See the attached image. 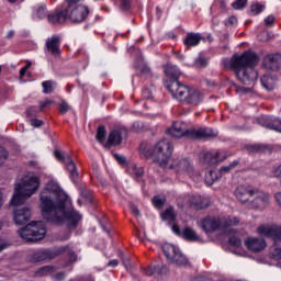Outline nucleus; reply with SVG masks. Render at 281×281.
I'll return each instance as SVG.
<instances>
[{
    "label": "nucleus",
    "mask_w": 281,
    "mask_h": 281,
    "mask_svg": "<svg viewBox=\"0 0 281 281\" xmlns=\"http://www.w3.org/2000/svg\"><path fill=\"white\" fill-rule=\"evenodd\" d=\"M162 252L169 262H172L178 267H186V265H188V258H186V256L181 254V250L172 244H164Z\"/></svg>",
    "instance_id": "obj_12"
},
{
    "label": "nucleus",
    "mask_w": 281,
    "mask_h": 281,
    "mask_svg": "<svg viewBox=\"0 0 281 281\" xmlns=\"http://www.w3.org/2000/svg\"><path fill=\"white\" fill-rule=\"evenodd\" d=\"M274 243L281 244V226L277 228V232L274 233Z\"/></svg>",
    "instance_id": "obj_54"
},
{
    "label": "nucleus",
    "mask_w": 281,
    "mask_h": 281,
    "mask_svg": "<svg viewBox=\"0 0 281 281\" xmlns=\"http://www.w3.org/2000/svg\"><path fill=\"white\" fill-rule=\"evenodd\" d=\"M190 205H193L196 210H204V207H209L210 198L201 196L199 194H194L189 199Z\"/></svg>",
    "instance_id": "obj_24"
},
{
    "label": "nucleus",
    "mask_w": 281,
    "mask_h": 281,
    "mask_svg": "<svg viewBox=\"0 0 281 281\" xmlns=\"http://www.w3.org/2000/svg\"><path fill=\"white\" fill-rule=\"evenodd\" d=\"M259 41H269V38H267V32H261L258 35Z\"/></svg>",
    "instance_id": "obj_60"
},
{
    "label": "nucleus",
    "mask_w": 281,
    "mask_h": 281,
    "mask_svg": "<svg viewBox=\"0 0 281 281\" xmlns=\"http://www.w3.org/2000/svg\"><path fill=\"white\" fill-rule=\"evenodd\" d=\"M169 93L172 98L179 100L180 102H187L192 106H199L203 102V94L196 88H190L179 80L172 81L170 85H167Z\"/></svg>",
    "instance_id": "obj_5"
},
{
    "label": "nucleus",
    "mask_w": 281,
    "mask_h": 281,
    "mask_svg": "<svg viewBox=\"0 0 281 281\" xmlns=\"http://www.w3.org/2000/svg\"><path fill=\"white\" fill-rule=\"evenodd\" d=\"M270 254L274 260H281V244L274 241L270 248Z\"/></svg>",
    "instance_id": "obj_35"
},
{
    "label": "nucleus",
    "mask_w": 281,
    "mask_h": 281,
    "mask_svg": "<svg viewBox=\"0 0 281 281\" xmlns=\"http://www.w3.org/2000/svg\"><path fill=\"white\" fill-rule=\"evenodd\" d=\"M207 65V60L203 57H199L196 60H195V66L196 67H205Z\"/></svg>",
    "instance_id": "obj_53"
},
{
    "label": "nucleus",
    "mask_w": 281,
    "mask_h": 281,
    "mask_svg": "<svg viewBox=\"0 0 281 281\" xmlns=\"http://www.w3.org/2000/svg\"><path fill=\"white\" fill-rule=\"evenodd\" d=\"M89 7L79 4L71 11L72 23H85L87 16H89Z\"/></svg>",
    "instance_id": "obj_17"
},
{
    "label": "nucleus",
    "mask_w": 281,
    "mask_h": 281,
    "mask_svg": "<svg viewBox=\"0 0 281 281\" xmlns=\"http://www.w3.org/2000/svg\"><path fill=\"white\" fill-rule=\"evenodd\" d=\"M54 157H55V159L59 160L60 164H65L69 168V166L71 164V156H69V154H67L63 150L56 149L54 151Z\"/></svg>",
    "instance_id": "obj_31"
},
{
    "label": "nucleus",
    "mask_w": 281,
    "mask_h": 281,
    "mask_svg": "<svg viewBox=\"0 0 281 281\" xmlns=\"http://www.w3.org/2000/svg\"><path fill=\"white\" fill-rule=\"evenodd\" d=\"M8 159V150L3 146H0V166Z\"/></svg>",
    "instance_id": "obj_47"
},
{
    "label": "nucleus",
    "mask_w": 281,
    "mask_h": 281,
    "mask_svg": "<svg viewBox=\"0 0 281 281\" xmlns=\"http://www.w3.org/2000/svg\"><path fill=\"white\" fill-rule=\"evenodd\" d=\"M261 85L267 91H273L276 88V77L271 75H263L261 77Z\"/></svg>",
    "instance_id": "obj_29"
},
{
    "label": "nucleus",
    "mask_w": 281,
    "mask_h": 281,
    "mask_svg": "<svg viewBox=\"0 0 281 281\" xmlns=\"http://www.w3.org/2000/svg\"><path fill=\"white\" fill-rule=\"evenodd\" d=\"M20 238L26 240V243H36V240H43L45 234H47V226L43 222H31L25 227L18 229Z\"/></svg>",
    "instance_id": "obj_8"
},
{
    "label": "nucleus",
    "mask_w": 281,
    "mask_h": 281,
    "mask_svg": "<svg viewBox=\"0 0 281 281\" xmlns=\"http://www.w3.org/2000/svg\"><path fill=\"white\" fill-rule=\"evenodd\" d=\"M165 74L166 76H169V78H173V80L166 83V87L168 88V85H172L175 80H178L179 76H181V70L175 65H167L165 66Z\"/></svg>",
    "instance_id": "obj_26"
},
{
    "label": "nucleus",
    "mask_w": 281,
    "mask_h": 281,
    "mask_svg": "<svg viewBox=\"0 0 281 281\" xmlns=\"http://www.w3.org/2000/svg\"><path fill=\"white\" fill-rule=\"evenodd\" d=\"M151 203L154 206L157 207V210H161V207H164V205L166 204V199L156 195L153 198Z\"/></svg>",
    "instance_id": "obj_40"
},
{
    "label": "nucleus",
    "mask_w": 281,
    "mask_h": 281,
    "mask_svg": "<svg viewBox=\"0 0 281 281\" xmlns=\"http://www.w3.org/2000/svg\"><path fill=\"white\" fill-rule=\"evenodd\" d=\"M56 252L54 250L49 249H41V250H35L32 254L31 260L33 262H43V260H52L53 258H56Z\"/></svg>",
    "instance_id": "obj_20"
},
{
    "label": "nucleus",
    "mask_w": 281,
    "mask_h": 281,
    "mask_svg": "<svg viewBox=\"0 0 281 281\" xmlns=\"http://www.w3.org/2000/svg\"><path fill=\"white\" fill-rule=\"evenodd\" d=\"M203 164H218V161H225L227 156L221 150L206 151L202 154Z\"/></svg>",
    "instance_id": "obj_18"
},
{
    "label": "nucleus",
    "mask_w": 281,
    "mask_h": 281,
    "mask_svg": "<svg viewBox=\"0 0 281 281\" xmlns=\"http://www.w3.org/2000/svg\"><path fill=\"white\" fill-rule=\"evenodd\" d=\"M132 212L134 216H139V210L137 207L133 206Z\"/></svg>",
    "instance_id": "obj_62"
},
{
    "label": "nucleus",
    "mask_w": 281,
    "mask_h": 281,
    "mask_svg": "<svg viewBox=\"0 0 281 281\" xmlns=\"http://www.w3.org/2000/svg\"><path fill=\"white\" fill-rule=\"evenodd\" d=\"M273 23H276V16L273 15H268L266 19H265V25L267 27H273Z\"/></svg>",
    "instance_id": "obj_50"
},
{
    "label": "nucleus",
    "mask_w": 281,
    "mask_h": 281,
    "mask_svg": "<svg viewBox=\"0 0 281 281\" xmlns=\"http://www.w3.org/2000/svg\"><path fill=\"white\" fill-rule=\"evenodd\" d=\"M117 265H119L117 259H113V260L109 261L108 267H117Z\"/></svg>",
    "instance_id": "obj_61"
},
{
    "label": "nucleus",
    "mask_w": 281,
    "mask_h": 281,
    "mask_svg": "<svg viewBox=\"0 0 281 281\" xmlns=\"http://www.w3.org/2000/svg\"><path fill=\"white\" fill-rule=\"evenodd\" d=\"M71 16V0H65L59 4L53 13L47 14V4L41 3L33 7L32 19L33 21L48 20L53 25H63Z\"/></svg>",
    "instance_id": "obj_3"
},
{
    "label": "nucleus",
    "mask_w": 281,
    "mask_h": 281,
    "mask_svg": "<svg viewBox=\"0 0 281 281\" xmlns=\"http://www.w3.org/2000/svg\"><path fill=\"white\" fill-rule=\"evenodd\" d=\"M54 104V101L49 99H45L44 101L40 102V111H45V109H49Z\"/></svg>",
    "instance_id": "obj_43"
},
{
    "label": "nucleus",
    "mask_w": 281,
    "mask_h": 281,
    "mask_svg": "<svg viewBox=\"0 0 281 281\" xmlns=\"http://www.w3.org/2000/svg\"><path fill=\"white\" fill-rule=\"evenodd\" d=\"M256 65H258V55L251 50L224 60V67L234 69L238 80L246 87H251L258 80V71L254 68Z\"/></svg>",
    "instance_id": "obj_2"
},
{
    "label": "nucleus",
    "mask_w": 281,
    "mask_h": 281,
    "mask_svg": "<svg viewBox=\"0 0 281 281\" xmlns=\"http://www.w3.org/2000/svg\"><path fill=\"white\" fill-rule=\"evenodd\" d=\"M78 260V256L76 254H71V262H76Z\"/></svg>",
    "instance_id": "obj_63"
},
{
    "label": "nucleus",
    "mask_w": 281,
    "mask_h": 281,
    "mask_svg": "<svg viewBox=\"0 0 281 281\" xmlns=\"http://www.w3.org/2000/svg\"><path fill=\"white\" fill-rule=\"evenodd\" d=\"M69 195L55 182H48L40 193L42 215L49 223H71V210L67 207Z\"/></svg>",
    "instance_id": "obj_1"
},
{
    "label": "nucleus",
    "mask_w": 281,
    "mask_h": 281,
    "mask_svg": "<svg viewBox=\"0 0 281 281\" xmlns=\"http://www.w3.org/2000/svg\"><path fill=\"white\" fill-rule=\"evenodd\" d=\"M68 111H69V105H67L65 101L59 103V112L61 113V115H65V113H67Z\"/></svg>",
    "instance_id": "obj_51"
},
{
    "label": "nucleus",
    "mask_w": 281,
    "mask_h": 281,
    "mask_svg": "<svg viewBox=\"0 0 281 281\" xmlns=\"http://www.w3.org/2000/svg\"><path fill=\"white\" fill-rule=\"evenodd\" d=\"M155 271H157V268L148 266L147 268H145L144 273L145 276H155Z\"/></svg>",
    "instance_id": "obj_52"
},
{
    "label": "nucleus",
    "mask_w": 281,
    "mask_h": 281,
    "mask_svg": "<svg viewBox=\"0 0 281 281\" xmlns=\"http://www.w3.org/2000/svg\"><path fill=\"white\" fill-rule=\"evenodd\" d=\"M201 35L199 33H188L186 40H184V45L188 47H196L199 43H201Z\"/></svg>",
    "instance_id": "obj_28"
},
{
    "label": "nucleus",
    "mask_w": 281,
    "mask_h": 281,
    "mask_svg": "<svg viewBox=\"0 0 281 281\" xmlns=\"http://www.w3.org/2000/svg\"><path fill=\"white\" fill-rule=\"evenodd\" d=\"M29 123L31 124V126H33L34 128H41V126H43V121L34 117V119H30Z\"/></svg>",
    "instance_id": "obj_48"
},
{
    "label": "nucleus",
    "mask_w": 281,
    "mask_h": 281,
    "mask_svg": "<svg viewBox=\"0 0 281 281\" xmlns=\"http://www.w3.org/2000/svg\"><path fill=\"white\" fill-rule=\"evenodd\" d=\"M221 179V172L217 170H211L205 175V183L206 186H214L215 181Z\"/></svg>",
    "instance_id": "obj_32"
},
{
    "label": "nucleus",
    "mask_w": 281,
    "mask_h": 281,
    "mask_svg": "<svg viewBox=\"0 0 281 281\" xmlns=\"http://www.w3.org/2000/svg\"><path fill=\"white\" fill-rule=\"evenodd\" d=\"M263 67H266V69H271L272 71L278 70V68L281 67V55L274 54L266 56L263 59Z\"/></svg>",
    "instance_id": "obj_22"
},
{
    "label": "nucleus",
    "mask_w": 281,
    "mask_h": 281,
    "mask_svg": "<svg viewBox=\"0 0 281 281\" xmlns=\"http://www.w3.org/2000/svg\"><path fill=\"white\" fill-rule=\"evenodd\" d=\"M124 267H131V259L128 257L122 258Z\"/></svg>",
    "instance_id": "obj_58"
},
{
    "label": "nucleus",
    "mask_w": 281,
    "mask_h": 281,
    "mask_svg": "<svg viewBox=\"0 0 281 281\" xmlns=\"http://www.w3.org/2000/svg\"><path fill=\"white\" fill-rule=\"evenodd\" d=\"M154 157L160 168L168 169V161L172 157V144H170V140L162 139L158 142L154 148Z\"/></svg>",
    "instance_id": "obj_10"
},
{
    "label": "nucleus",
    "mask_w": 281,
    "mask_h": 281,
    "mask_svg": "<svg viewBox=\"0 0 281 281\" xmlns=\"http://www.w3.org/2000/svg\"><path fill=\"white\" fill-rule=\"evenodd\" d=\"M54 271V268L50 266H45L35 271L36 278H43V276H49Z\"/></svg>",
    "instance_id": "obj_38"
},
{
    "label": "nucleus",
    "mask_w": 281,
    "mask_h": 281,
    "mask_svg": "<svg viewBox=\"0 0 281 281\" xmlns=\"http://www.w3.org/2000/svg\"><path fill=\"white\" fill-rule=\"evenodd\" d=\"M245 245L252 254H258L267 249V240L260 237H248L245 240Z\"/></svg>",
    "instance_id": "obj_16"
},
{
    "label": "nucleus",
    "mask_w": 281,
    "mask_h": 281,
    "mask_svg": "<svg viewBox=\"0 0 281 281\" xmlns=\"http://www.w3.org/2000/svg\"><path fill=\"white\" fill-rule=\"evenodd\" d=\"M43 87V93H54V90L56 89V82L53 80H47L42 82Z\"/></svg>",
    "instance_id": "obj_37"
},
{
    "label": "nucleus",
    "mask_w": 281,
    "mask_h": 281,
    "mask_svg": "<svg viewBox=\"0 0 281 281\" xmlns=\"http://www.w3.org/2000/svg\"><path fill=\"white\" fill-rule=\"evenodd\" d=\"M265 4L260 3V2H252L250 4V14L251 16H258V14L265 12Z\"/></svg>",
    "instance_id": "obj_34"
},
{
    "label": "nucleus",
    "mask_w": 281,
    "mask_h": 281,
    "mask_svg": "<svg viewBox=\"0 0 281 281\" xmlns=\"http://www.w3.org/2000/svg\"><path fill=\"white\" fill-rule=\"evenodd\" d=\"M269 203H271V195L257 188L256 192L254 193V199L250 202L251 210L262 212L267 210Z\"/></svg>",
    "instance_id": "obj_13"
},
{
    "label": "nucleus",
    "mask_w": 281,
    "mask_h": 281,
    "mask_svg": "<svg viewBox=\"0 0 281 281\" xmlns=\"http://www.w3.org/2000/svg\"><path fill=\"white\" fill-rule=\"evenodd\" d=\"M72 169H71V179L75 186H77L81 199L78 200V205H82V201L85 203H91L93 201V191L87 189V184L82 183L80 181V173H78V170L76 169V165L72 162Z\"/></svg>",
    "instance_id": "obj_11"
},
{
    "label": "nucleus",
    "mask_w": 281,
    "mask_h": 281,
    "mask_svg": "<svg viewBox=\"0 0 281 281\" xmlns=\"http://www.w3.org/2000/svg\"><path fill=\"white\" fill-rule=\"evenodd\" d=\"M236 23H238V19H236V16L228 18V21H227L228 25H236Z\"/></svg>",
    "instance_id": "obj_57"
},
{
    "label": "nucleus",
    "mask_w": 281,
    "mask_h": 281,
    "mask_svg": "<svg viewBox=\"0 0 281 281\" xmlns=\"http://www.w3.org/2000/svg\"><path fill=\"white\" fill-rule=\"evenodd\" d=\"M260 124L262 126H266V128H270V131H277V133H281V119L280 117H269V116H263L260 120Z\"/></svg>",
    "instance_id": "obj_23"
},
{
    "label": "nucleus",
    "mask_w": 281,
    "mask_h": 281,
    "mask_svg": "<svg viewBox=\"0 0 281 281\" xmlns=\"http://www.w3.org/2000/svg\"><path fill=\"white\" fill-rule=\"evenodd\" d=\"M114 158L116 161H119V164H121V166H126V158L124 156L115 154Z\"/></svg>",
    "instance_id": "obj_55"
},
{
    "label": "nucleus",
    "mask_w": 281,
    "mask_h": 281,
    "mask_svg": "<svg viewBox=\"0 0 281 281\" xmlns=\"http://www.w3.org/2000/svg\"><path fill=\"white\" fill-rule=\"evenodd\" d=\"M32 67V61H27V64L21 68L20 70V78L21 80H23V78H25V74H27V69H30Z\"/></svg>",
    "instance_id": "obj_49"
},
{
    "label": "nucleus",
    "mask_w": 281,
    "mask_h": 281,
    "mask_svg": "<svg viewBox=\"0 0 281 281\" xmlns=\"http://www.w3.org/2000/svg\"><path fill=\"white\" fill-rule=\"evenodd\" d=\"M80 221H82V214L76 210H71V229H76V227H80Z\"/></svg>",
    "instance_id": "obj_33"
},
{
    "label": "nucleus",
    "mask_w": 281,
    "mask_h": 281,
    "mask_svg": "<svg viewBox=\"0 0 281 281\" xmlns=\"http://www.w3.org/2000/svg\"><path fill=\"white\" fill-rule=\"evenodd\" d=\"M127 172L130 175H133L134 177H142L144 175V168L142 167H137V165L135 164H131L128 167H127Z\"/></svg>",
    "instance_id": "obj_36"
},
{
    "label": "nucleus",
    "mask_w": 281,
    "mask_h": 281,
    "mask_svg": "<svg viewBox=\"0 0 281 281\" xmlns=\"http://www.w3.org/2000/svg\"><path fill=\"white\" fill-rule=\"evenodd\" d=\"M104 137H106V130H104V126H99L97 131V139L100 144L104 142Z\"/></svg>",
    "instance_id": "obj_41"
},
{
    "label": "nucleus",
    "mask_w": 281,
    "mask_h": 281,
    "mask_svg": "<svg viewBox=\"0 0 281 281\" xmlns=\"http://www.w3.org/2000/svg\"><path fill=\"white\" fill-rule=\"evenodd\" d=\"M122 144V131H113L108 138V146H120Z\"/></svg>",
    "instance_id": "obj_30"
},
{
    "label": "nucleus",
    "mask_w": 281,
    "mask_h": 281,
    "mask_svg": "<svg viewBox=\"0 0 281 281\" xmlns=\"http://www.w3.org/2000/svg\"><path fill=\"white\" fill-rule=\"evenodd\" d=\"M240 223V220L236 216L228 217H205L201 222L202 229L206 232V234H212L218 229H225L226 227H236Z\"/></svg>",
    "instance_id": "obj_9"
},
{
    "label": "nucleus",
    "mask_w": 281,
    "mask_h": 281,
    "mask_svg": "<svg viewBox=\"0 0 281 281\" xmlns=\"http://www.w3.org/2000/svg\"><path fill=\"white\" fill-rule=\"evenodd\" d=\"M228 243L232 247H241L243 245V240L236 236L231 237Z\"/></svg>",
    "instance_id": "obj_44"
},
{
    "label": "nucleus",
    "mask_w": 281,
    "mask_h": 281,
    "mask_svg": "<svg viewBox=\"0 0 281 281\" xmlns=\"http://www.w3.org/2000/svg\"><path fill=\"white\" fill-rule=\"evenodd\" d=\"M46 47L50 54L58 56L60 54V38L53 36L46 42Z\"/></svg>",
    "instance_id": "obj_25"
},
{
    "label": "nucleus",
    "mask_w": 281,
    "mask_h": 281,
    "mask_svg": "<svg viewBox=\"0 0 281 281\" xmlns=\"http://www.w3.org/2000/svg\"><path fill=\"white\" fill-rule=\"evenodd\" d=\"M153 91H155V87H153V86L145 88V89H143L142 97L143 98H153Z\"/></svg>",
    "instance_id": "obj_45"
},
{
    "label": "nucleus",
    "mask_w": 281,
    "mask_h": 281,
    "mask_svg": "<svg viewBox=\"0 0 281 281\" xmlns=\"http://www.w3.org/2000/svg\"><path fill=\"white\" fill-rule=\"evenodd\" d=\"M121 5L123 10H128V8H131V0H122Z\"/></svg>",
    "instance_id": "obj_56"
},
{
    "label": "nucleus",
    "mask_w": 281,
    "mask_h": 281,
    "mask_svg": "<svg viewBox=\"0 0 281 281\" xmlns=\"http://www.w3.org/2000/svg\"><path fill=\"white\" fill-rule=\"evenodd\" d=\"M41 188V178L33 172L26 173L21 178V181L15 184L14 194L11 200V205L19 207L23 205L27 199H31L38 192Z\"/></svg>",
    "instance_id": "obj_4"
},
{
    "label": "nucleus",
    "mask_w": 281,
    "mask_h": 281,
    "mask_svg": "<svg viewBox=\"0 0 281 281\" xmlns=\"http://www.w3.org/2000/svg\"><path fill=\"white\" fill-rule=\"evenodd\" d=\"M245 5H247V0H236L233 3L234 10H243Z\"/></svg>",
    "instance_id": "obj_46"
},
{
    "label": "nucleus",
    "mask_w": 281,
    "mask_h": 281,
    "mask_svg": "<svg viewBox=\"0 0 281 281\" xmlns=\"http://www.w3.org/2000/svg\"><path fill=\"white\" fill-rule=\"evenodd\" d=\"M257 188L249 184H240L235 189V196L240 203H249L254 194H256Z\"/></svg>",
    "instance_id": "obj_14"
},
{
    "label": "nucleus",
    "mask_w": 281,
    "mask_h": 281,
    "mask_svg": "<svg viewBox=\"0 0 281 281\" xmlns=\"http://www.w3.org/2000/svg\"><path fill=\"white\" fill-rule=\"evenodd\" d=\"M36 115H38V110L36 108L32 106L26 110L27 121L33 120L34 117H36Z\"/></svg>",
    "instance_id": "obj_42"
},
{
    "label": "nucleus",
    "mask_w": 281,
    "mask_h": 281,
    "mask_svg": "<svg viewBox=\"0 0 281 281\" xmlns=\"http://www.w3.org/2000/svg\"><path fill=\"white\" fill-rule=\"evenodd\" d=\"M170 170H175L177 177L180 179H192V181H201V173L194 168V164L190 158H177L170 165H168Z\"/></svg>",
    "instance_id": "obj_7"
},
{
    "label": "nucleus",
    "mask_w": 281,
    "mask_h": 281,
    "mask_svg": "<svg viewBox=\"0 0 281 281\" xmlns=\"http://www.w3.org/2000/svg\"><path fill=\"white\" fill-rule=\"evenodd\" d=\"M12 218L15 225H27L32 218V211L27 207H15L12 212Z\"/></svg>",
    "instance_id": "obj_15"
},
{
    "label": "nucleus",
    "mask_w": 281,
    "mask_h": 281,
    "mask_svg": "<svg viewBox=\"0 0 281 281\" xmlns=\"http://www.w3.org/2000/svg\"><path fill=\"white\" fill-rule=\"evenodd\" d=\"M166 133L171 137H191V139H207V137H216L218 135L210 127L184 130L181 123H173Z\"/></svg>",
    "instance_id": "obj_6"
},
{
    "label": "nucleus",
    "mask_w": 281,
    "mask_h": 281,
    "mask_svg": "<svg viewBox=\"0 0 281 281\" xmlns=\"http://www.w3.org/2000/svg\"><path fill=\"white\" fill-rule=\"evenodd\" d=\"M238 166V160H234L232 164L222 167L218 172L221 175V177H223V175H227L228 172H232V170H234L235 167Z\"/></svg>",
    "instance_id": "obj_39"
},
{
    "label": "nucleus",
    "mask_w": 281,
    "mask_h": 281,
    "mask_svg": "<svg viewBox=\"0 0 281 281\" xmlns=\"http://www.w3.org/2000/svg\"><path fill=\"white\" fill-rule=\"evenodd\" d=\"M276 202L281 207V192L274 194Z\"/></svg>",
    "instance_id": "obj_59"
},
{
    "label": "nucleus",
    "mask_w": 281,
    "mask_h": 281,
    "mask_svg": "<svg viewBox=\"0 0 281 281\" xmlns=\"http://www.w3.org/2000/svg\"><path fill=\"white\" fill-rule=\"evenodd\" d=\"M177 236H183L186 240L191 243L199 241V235L196 234V231L192 229L191 227H186L183 232H180V234H177Z\"/></svg>",
    "instance_id": "obj_27"
},
{
    "label": "nucleus",
    "mask_w": 281,
    "mask_h": 281,
    "mask_svg": "<svg viewBox=\"0 0 281 281\" xmlns=\"http://www.w3.org/2000/svg\"><path fill=\"white\" fill-rule=\"evenodd\" d=\"M280 225L277 224H261L257 227V234L259 236H266L267 238H272V240L276 237V232H278V227Z\"/></svg>",
    "instance_id": "obj_21"
},
{
    "label": "nucleus",
    "mask_w": 281,
    "mask_h": 281,
    "mask_svg": "<svg viewBox=\"0 0 281 281\" xmlns=\"http://www.w3.org/2000/svg\"><path fill=\"white\" fill-rule=\"evenodd\" d=\"M12 36H14V31H9L7 33V38H12Z\"/></svg>",
    "instance_id": "obj_64"
},
{
    "label": "nucleus",
    "mask_w": 281,
    "mask_h": 281,
    "mask_svg": "<svg viewBox=\"0 0 281 281\" xmlns=\"http://www.w3.org/2000/svg\"><path fill=\"white\" fill-rule=\"evenodd\" d=\"M162 221H168L171 224V229L176 234H181V229H179V225L176 224L177 213L173 207H169L160 214Z\"/></svg>",
    "instance_id": "obj_19"
}]
</instances>
